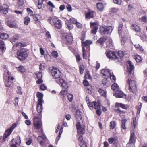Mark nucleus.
Here are the masks:
<instances>
[{
	"mask_svg": "<svg viewBox=\"0 0 147 147\" xmlns=\"http://www.w3.org/2000/svg\"><path fill=\"white\" fill-rule=\"evenodd\" d=\"M134 67L132 64V62L129 61L127 65V71L128 73V76L126 77L127 80L126 82L127 84L128 85V90L130 92L135 93L137 90V86L135 80L132 78L131 76L132 71H133Z\"/></svg>",
	"mask_w": 147,
	"mask_h": 147,
	"instance_id": "1",
	"label": "nucleus"
},
{
	"mask_svg": "<svg viewBox=\"0 0 147 147\" xmlns=\"http://www.w3.org/2000/svg\"><path fill=\"white\" fill-rule=\"evenodd\" d=\"M75 117L77 121L76 127L77 129L78 138L80 142H84L82 135L85 132V127L84 125H82L80 124V122L79 121L80 120H82V117L79 111H77L75 113Z\"/></svg>",
	"mask_w": 147,
	"mask_h": 147,
	"instance_id": "2",
	"label": "nucleus"
},
{
	"mask_svg": "<svg viewBox=\"0 0 147 147\" xmlns=\"http://www.w3.org/2000/svg\"><path fill=\"white\" fill-rule=\"evenodd\" d=\"M51 74L53 78L56 80V81L58 84H61L62 87L66 89L68 87V84L62 78V74L57 68H53L51 71Z\"/></svg>",
	"mask_w": 147,
	"mask_h": 147,
	"instance_id": "3",
	"label": "nucleus"
},
{
	"mask_svg": "<svg viewBox=\"0 0 147 147\" xmlns=\"http://www.w3.org/2000/svg\"><path fill=\"white\" fill-rule=\"evenodd\" d=\"M10 75V73L8 71L6 70L4 71L3 78L5 80V83L7 87L10 86L12 84L14 78L13 77H11Z\"/></svg>",
	"mask_w": 147,
	"mask_h": 147,
	"instance_id": "4",
	"label": "nucleus"
},
{
	"mask_svg": "<svg viewBox=\"0 0 147 147\" xmlns=\"http://www.w3.org/2000/svg\"><path fill=\"white\" fill-rule=\"evenodd\" d=\"M26 49H22L17 52V57L20 61H23L26 58L28 54Z\"/></svg>",
	"mask_w": 147,
	"mask_h": 147,
	"instance_id": "5",
	"label": "nucleus"
},
{
	"mask_svg": "<svg viewBox=\"0 0 147 147\" xmlns=\"http://www.w3.org/2000/svg\"><path fill=\"white\" fill-rule=\"evenodd\" d=\"M113 28L111 26H102L100 28V33L102 35L110 34L112 32Z\"/></svg>",
	"mask_w": 147,
	"mask_h": 147,
	"instance_id": "6",
	"label": "nucleus"
},
{
	"mask_svg": "<svg viewBox=\"0 0 147 147\" xmlns=\"http://www.w3.org/2000/svg\"><path fill=\"white\" fill-rule=\"evenodd\" d=\"M17 125V124L15 123L13 124L10 128H8L5 131L3 138V140L4 141H6V138L10 135Z\"/></svg>",
	"mask_w": 147,
	"mask_h": 147,
	"instance_id": "7",
	"label": "nucleus"
},
{
	"mask_svg": "<svg viewBox=\"0 0 147 147\" xmlns=\"http://www.w3.org/2000/svg\"><path fill=\"white\" fill-rule=\"evenodd\" d=\"M50 24L51 25H53L57 29H60L62 27L61 20L56 17L53 18L52 23H51Z\"/></svg>",
	"mask_w": 147,
	"mask_h": 147,
	"instance_id": "8",
	"label": "nucleus"
},
{
	"mask_svg": "<svg viewBox=\"0 0 147 147\" xmlns=\"http://www.w3.org/2000/svg\"><path fill=\"white\" fill-rule=\"evenodd\" d=\"M33 125L35 129H38L42 126V121L38 117H35L34 119Z\"/></svg>",
	"mask_w": 147,
	"mask_h": 147,
	"instance_id": "9",
	"label": "nucleus"
},
{
	"mask_svg": "<svg viewBox=\"0 0 147 147\" xmlns=\"http://www.w3.org/2000/svg\"><path fill=\"white\" fill-rule=\"evenodd\" d=\"M107 56L110 59L115 60V61L117 62L119 61L118 57L113 51H109L106 54Z\"/></svg>",
	"mask_w": 147,
	"mask_h": 147,
	"instance_id": "10",
	"label": "nucleus"
},
{
	"mask_svg": "<svg viewBox=\"0 0 147 147\" xmlns=\"http://www.w3.org/2000/svg\"><path fill=\"white\" fill-rule=\"evenodd\" d=\"M21 142L20 137L18 136L15 139H13L11 142V143H10L11 146L10 147H17L16 145L19 146Z\"/></svg>",
	"mask_w": 147,
	"mask_h": 147,
	"instance_id": "11",
	"label": "nucleus"
},
{
	"mask_svg": "<svg viewBox=\"0 0 147 147\" xmlns=\"http://www.w3.org/2000/svg\"><path fill=\"white\" fill-rule=\"evenodd\" d=\"M92 43V42L90 40H87L85 42L82 43V51H86L88 49L87 51L90 49V45Z\"/></svg>",
	"mask_w": 147,
	"mask_h": 147,
	"instance_id": "12",
	"label": "nucleus"
},
{
	"mask_svg": "<svg viewBox=\"0 0 147 147\" xmlns=\"http://www.w3.org/2000/svg\"><path fill=\"white\" fill-rule=\"evenodd\" d=\"M90 109L92 110L94 108L95 109H99L100 107V104L99 102H92L87 103Z\"/></svg>",
	"mask_w": 147,
	"mask_h": 147,
	"instance_id": "13",
	"label": "nucleus"
},
{
	"mask_svg": "<svg viewBox=\"0 0 147 147\" xmlns=\"http://www.w3.org/2000/svg\"><path fill=\"white\" fill-rule=\"evenodd\" d=\"M38 140L40 145L41 146L42 145L46 140V137L45 134L42 132L40 133L38 138Z\"/></svg>",
	"mask_w": 147,
	"mask_h": 147,
	"instance_id": "14",
	"label": "nucleus"
},
{
	"mask_svg": "<svg viewBox=\"0 0 147 147\" xmlns=\"http://www.w3.org/2000/svg\"><path fill=\"white\" fill-rule=\"evenodd\" d=\"M9 6L6 4H4L0 6V13H3L6 14L8 12Z\"/></svg>",
	"mask_w": 147,
	"mask_h": 147,
	"instance_id": "15",
	"label": "nucleus"
},
{
	"mask_svg": "<svg viewBox=\"0 0 147 147\" xmlns=\"http://www.w3.org/2000/svg\"><path fill=\"white\" fill-rule=\"evenodd\" d=\"M136 140V137L134 130H131L129 139L130 143H135Z\"/></svg>",
	"mask_w": 147,
	"mask_h": 147,
	"instance_id": "16",
	"label": "nucleus"
},
{
	"mask_svg": "<svg viewBox=\"0 0 147 147\" xmlns=\"http://www.w3.org/2000/svg\"><path fill=\"white\" fill-rule=\"evenodd\" d=\"M65 43L67 44H70L73 40V38L71 34L66 35L65 36Z\"/></svg>",
	"mask_w": 147,
	"mask_h": 147,
	"instance_id": "17",
	"label": "nucleus"
},
{
	"mask_svg": "<svg viewBox=\"0 0 147 147\" xmlns=\"http://www.w3.org/2000/svg\"><path fill=\"white\" fill-rule=\"evenodd\" d=\"M90 26L92 28L91 32L94 34H96L97 31L98 26L95 23L92 22L90 23Z\"/></svg>",
	"mask_w": 147,
	"mask_h": 147,
	"instance_id": "18",
	"label": "nucleus"
},
{
	"mask_svg": "<svg viewBox=\"0 0 147 147\" xmlns=\"http://www.w3.org/2000/svg\"><path fill=\"white\" fill-rule=\"evenodd\" d=\"M101 74L103 76H105L104 78H106L111 76V72L109 70L103 69L101 71Z\"/></svg>",
	"mask_w": 147,
	"mask_h": 147,
	"instance_id": "19",
	"label": "nucleus"
},
{
	"mask_svg": "<svg viewBox=\"0 0 147 147\" xmlns=\"http://www.w3.org/2000/svg\"><path fill=\"white\" fill-rule=\"evenodd\" d=\"M107 78H105L102 80L101 86L104 88H105L110 85V82L107 80Z\"/></svg>",
	"mask_w": 147,
	"mask_h": 147,
	"instance_id": "20",
	"label": "nucleus"
},
{
	"mask_svg": "<svg viewBox=\"0 0 147 147\" xmlns=\"http://www.w3.org/2000/svg\"><path fill=\"white\" fill-rule=\"evenodd\" d=\"M115 94L117 98H125L126 97L125 94L121 91H118L115 93Z\"/></svg>",
	"mask_w": 147,
	"mask_h": 147,
	"instance_id": "21",
	"label": "nucleus"
},
{
	"mask_svg": "<svg viewBox=\"0 0 147 147\" xmlns=\"http://www.w3.org/2000/svg\"><path fill=\"white\" fill-rule=\"evenodd\" d=\"M43 107H42V102H38L37 106V112L39 113V115H40V113L42 111Z\"/></svg>",
	"mask_w": 147,
	"mask_h": 147,
	"instance_id": "22",
	"label": "nucleus"
},
{
	"mask_svg": "<svg viewBox=\"0 0 147 147\" xmlns=\"http://www.w3.org/2000/svg\"><path fill=\"white\" fill-rule=\"evenodd\" d=\"M7 25L11 28H15L17 27V25L14 22L8 21L7 22Z\"/></svg>",
	"mask_w": 147,
	"mask_h": 147,
	"instance_id": "23",
	"label": "nucleus"
},
{
	"mask_svg": "<svg viewBox=\"0 0 147 147\" xmlns=\"http://www.w3.org/2000/svg\"><path fill=\"white\" fill-rule=\"evenodd\" d=\"M127 105L121 103L116 102L115 104V107H121L122 109H127Z\"/></svg>",
	"mask_w": 147,
	"mask_h": 147,
	"instance_id": "24",
	"label": "nucleus"
},
{
	"mask_svg": "<svg viewBox=\"0 0 147 147\" xmlns=\"http://www.w3.org/2000/svg\"><path fill=\"white\" fill-rule=\"evenodd\" d=\"M131 29L136 32H139L140 29L139 26L135 24H133L131 26Z\"/></svg>",
	"mask_w": 147,
	"mask_h": 147,
	"instance_id": "25",
	"label": "nucleus"
},
{
	"mask_svg": "<svg viewBox=\"0 0 147 147\" xmlns=\"http://www.w3.org/2000/svg\"><path fill=\"white\" fill-rule=\"evenodd\" d=\"M36 96L38 98V102L40 103L42 102H43V94L38 92L37 93Z\"/></svg>",
	"mask_w": 147,
	"mask_h": 147,
	"instance_id": "26",
	"label": "nucleus"
},
{
	"mask_svg": "<svg viewBox=\"0 0 147 147\" xmlns=\"http://www.w3.org/2000/svg\"><path fill=\"white\" fill-rule=\"evenodd\" d=\"M0 49L2 52L5 51L6 49L5 45L4 42L2 40H0Z\"/></svg>",
	"mask_w": 147,
	"mask_h": 147,
	"instance_id": "27",
	"label": "nucleus"
},
{
	"mask_svg": "<svg viewBox=\"0 0 147 147\" xmlns=\"http://www.w3.org/2000/svg\"><path fill=\"white\" fill-rule=\"evenodd\" d=\"M27 44L25 42H18L16 44V46L18 48H20L21 47L26 46Z\"/></svg>",
	"mask_w": 147,
	"mask_h": 147,
	"instance_id": "28",
	"label": "nucleus"
},
{
	"mask_svg": "<svg viewBox=\"0 0 147 147\" xmlns=\"http://www.w3.org/2000/svg\"><path fill=\"white\" fill-rule=\"evenodd\" d=\"M47 7L49 8V10L51 11H52L53 9L55 7V6L51 1H49L47 3Z\"/></svg>",
	"mask_w": 147,
	"mask_h": 147,
	"instance_id": "29",
	"label": "nucleus"
},
{
	"mask_svg": "<svg viewBox=\"0 0 147 147\" xmlns=\"http://www.w3.org/2000/svg\"><path fill=\"white\" fill-rule=\"evenodd\" d=\"M126 121L127 120L125 119H123L121 120V127L124 130H125L126 129Z\"/></svg>",
	"mask_w": 147,
	"mask_h": 147,
	"instance_id": "30",
	"label": "nucleus"
},
{
	"mask_svg": "<svg viewBox=\"0 0 147 147\" xmlns=\"http://www.w3.org/2000/svg\"><path fill=\"white\" fill-rule=\"evenodd\" d=\"M106 40V38L105 37L100 38L97 41L96 43H99L103 46L104 42Z\"/></svg>",
	"mask_w": 147,
	"mask_h": 147,
	"instance_id": "31",
	"label": "nucleus"
},
{
	"mask_svg": "<svg viewBox=\"0 0 147 147\" xmlns=\"http://www.w3.org/2000/svg\"><path fill=\"white\" fill-rule=\"evenodd\" d=\"M118 87V86L117 84L114 83L111 86V88L114 91H116V92H117V91H119Z\"/></svg>",
	"mask_w": 147,
	"mask_h": 147,
	"instance_id": "32",
	"label": "nucleus"
},
{
	"mask_svg": "<svg viewBox=\"0 0 147 147\" xmlns=\"http://www.w3.org/2000/svg\"><path fill=\"white\" fill-rule=\"evenodd\" d=\"M0 38L2 39H7L9 38V36L6 33H2L0 34Z\"/></svg>",
	"mask_w": 147,
	"mask_h": 147,
	"instance_id": "33",
	"label": "nucleus"
},
{
	"mask_svg": "<svg viewBox=\"0 0 147 147\" xmlns=\"http://www.w3.org/2000/svg\"><path fill=\"white\" fill-rule=\"evenodd\" d=\"M65 22L69 30H71L73 28V25L71 23L69 22V20L65 21Z\"/></svg>",
	"mask_w": 147,
	"mask_h": 147,
	"instance_id": "34",
	"label": "nucleus"
},
{
	"mask_svg": "<svg viewBox=\"0 0 147 147\" xmlns=\"http://www.w3.org/2000/svg\"><path fill=\"white\" fill-rule=\"evenodd\" d=\"M97 9L99 10H102L104 8V6L101 3H98L97 4Z\"/></svg>",
	"mask_w": 147,
	"mask_h": 147,
	"instance_id": "35",
	"label": "nucleus"
},
{
	"mask_svg": "<svg viewBox=\"0 0 147 147\" xmlns=\"http://www.w3.org/2000/svg\"><path fill=\"white\" fill-rule=\"evenodd\" d=\"M93 12H89L87 13L86 15V17L88 19H90V18H93Z\"/></svg>",
	"mask_w": 147,
	"mask_h": 147,
	"instance_id": "36",
	"label": "nucleus"
},
{
	"mask_svg": "<svg viewBox=\"0 0 147 147\" xmlns=\"http://www.w3.org/2000/svg\"><path fill=\"white\" fill-rule=\"evenodd\" d=\"M30 19L29 17L26 16L25 17L24 20V22L25 24L27 25L30 22Z\"/></svg>",
	"mask_w": 147,
	"mask_h": 147,
	"instance_id": "37",
	"label": "nucleus"
},
{
	"mask_svg": "<svg viewBox=\"0 0 147 147\" xmlns=\"http://www.w3.org/2000/svg\"><path fill=\"white\" fill-rule=\"evenodd\" d=\"M18 36H13L10 39V41L12 43H13V42H15L18 39Z\"/></svg>",
	"mask_w": 147,
	"mask_h": 147,
	"instance_id": "38",
	"label": "nucleus"
},
{
	"mask_svg": "<svg viewBox=\"0 0 147 147\" xmlns=\"http://www.w3.org/2000/svg\"><path fill=\"white\" fill-rule=\"evenodd\" d=\"M112 46V40L110 39L106 42V47L111 48Z\"/></svg>",
	"mask_w": 147,
	"mask_h": 147,
	"instance_id": "39",
	"label": "nucleus"
},
{
	"mask_svg": "<svg viewBox=\"0 0 147 147\" xmlns=\"http://www.w3.org/2000/svg\"><path fill=\"white\" fill-rule=\"evenodd\" d=\"M16 68L19 71L21 72H24L25 71V69L24 67L22 66H20L18 67H16Z\"/></svg>",
	"mask_w": 147,
	"mask_h": 147,
	"instance_id": "40",
	"label": "nucleus"
},
{
	"mask_svg": "<svg viewBox=\"0 0 147 147\" xmlns=\"http://www.w3.org/2000/svg\"><path fill=\"white\" fill-rule=\"evenodd\" d=\"M132 120L133 121V125L134 127V128L135 129L136 127V125L137 124L138 122L136 121L135 117H133L132 118Z\"/></svg>",
	"mask_w": 147,
	"mask_h": 147,
	"instance_id": "41",
	"label": "nucleus"
},
{
	"mask_svg": "<svg viewBox=\"0 0 147 147\" xmlns=\"http://www.w3.org/2000/svg\"><path fill=\"white\" fill-rule=\"evenodd\" d=\"M98 91L102 96H105L106 94V92L103 90L101 89L100 88L98 90Z\"/></svg>",
	"mask_w": 147,
	"mask_h": 147,
	"instance_id": "42",
	"label": "nucleus"
},
{
	"mask_svg": "<svg viewBox=\"0 0 147 147\" xmlns=\"http://www.w3.org/2000/svg\"><path fill=\"white\" fill-rule=\"evenodd\" d=\"M43 3L42 0H38V9H41L42 7Z\"/></svg>",
	"mask_w": 147,
	"mask_h": 147,
	"instance_id": "43",
	"label": "nucleus"
},
{
	"mask_svg": "<svg viewBox=\"0 0 147 147\" xmlns=\"http://www.w3.org/2000/svg\"><path fill=\"white\" fill-rule=\"evenodd\" d=\"M140 20L141 21L144 23H147V18L146 16H142L140 18Z\"/></svg>",
	"mask_w": 147,
	"mask_h": 147,
	"instance_id": "44",
	"label": "nucleus"
},
{
	"mask_svg": "<svg viewBox=\"0 0 147 147\" xmlns=\"http://www.w3.org/2000/svg\"><path fill=\"white\" fill-rule=\"evenodd\" d=\"M109 77H110V79L112 82H115L116 80L115 77L114 76L113 74H111V76H109Z\"/></svg>",
	"mask_w": 147,
	"mask_h": 147,
	"instance_id": "45",
	"label": "nucleus"
},
{
	"mask_svg": "<svg viewBox=\"0 0 147 147\" xmlns=\"http://www.w3.org/2000/svg\"><path fill=\"white\" fill-rule=\"evenodd\" d=\"M111 129H113L115 126V122L114 121H112L110 123Z\"/></svg>",
	"mask_w": 147,
	"mask_h": 147,
	"instance_id": "46",
	"label": "nucleus"
},
{
	"mask_svg": "<svg viewBox=\"0 0 147 147\" xmlns=\"http://www.w3.org/2000/svg\"><path fill=\"white\" fill-rule=\"evenodd\" d=\"M35 75L38 79L41 78L42 77V74L40 72H36L35 73Z\"/></svg>",
	"mask_w": 147,
	"mask_h": 147,
	"instance_id": "47",
	"label": "nucleus"
},
{
	"mask_svg": "<svg viewBox=\"0 0 147 147\" xmlns=\"http://www.w3.org/2000/svg\"><path fill=\"white\" fill-rule=\"evenodd\" d=\"M69 102H71L72 101V100L73 99V96L72 95L69 94L67 96Z\"/></svg>",
	"mask_w": 147,
	"mask_h": 147,
	"instance_id": "48",
	"label": "nucleus"
},
{
	"mask_svg": "<svg viewBox=\"0 0 147 147\" xmlns=\"http://www.w3.org/2000/svg\"><path fill=\"white\" fill-rule=\"evenodd\" d=\"M52 56L55 58H57L58 57L57 53L55 51H54L51 53Z\"/></svg>",
	"mask_w": 147,
	"mask_h": 147,
	"instance_id": "49",
	"label": "nucleus"
},
{
	"mask_svg": "<svg viewBox=\"0 0 147 147\" xmlns=\"http://www.w3.org/2000/svg\"><path fill=\"white\" fill-rule=\"evenodd\" d=\"M117 55L120 58L124 56V54L123 51H119L117 53Z\"/></svg>",
	"mask_w": 147,
	"mask_h": 147,
	"instance_id": "50",
	"label": "nucleus"
},
{
	"mask_svg": "<svg viewBox=\"0 0 147 147\" xmlns=\"http://www.w3.org/2000/svg\"><path fill=\"white\" fill-rule=\"evenodd\" d=\"M65 88V89H66L67 88H66V89H65V88ZM60 93L62 95L64 96L65 95H66L67 94V90H63L61 91Z\"/></svg>",
	"mask_w": 147,
	"mask_h": 147,
	"instance_id": "51",
	"label": "nucleus"
},
{
	"mask_svg": "<svg viewBox=\"0 0 147 147\" xmlns=\"http://www.w3.org/2000/svg\"><path fill=\"white\" fill-rule=\"evenodd\" d=\"M46 36L47 37L49 40L50 41L51 39V38L50 34L49 32L47 31L46 32Z\"/></svg>",
	"mask_w": 147,
	"mask_h": 147,
	"instance_id": "52",
	"label": "nucleus"
},
{
	"mask_svg": "<svg viewBox=\"0 0 147 147\" xmlns=\"http://www.w3.org/2000/svg\"><path fill=\"white\" fill-rule=\"evenodd\" d=\"M80 73L81 74H82L84 70V66L83 65H81L79 67Z\"/></svg>",
	"mask_w": 147,
	"mask_h": 147,
	"instance_id": "53",
	"label": "nucleus"
},
{
	"mask_svg": "<svg viewBox=\"0 0 147 147\" xmlns=\"http://www.w3.org/2000/svg\"><path fill=\"white\" fill-rule=\"evenodd\" d=\"M115 140V138H111L108 139V141L110 144H111L114 142Z\"/></svg>",
	"mask_w": 147,
	"mask_h": 147,
	"instance_id": "54",
	"label": "nucleus"
},
{
	"mask_svg": "<svg viewBox=\"0 0 147 147\" xmlns=\"http://www.w3.org/2000/svg\"><path fill=\"white\" fill-rule=\"evenodd\" d=\"M40 88L42 90H44L47 89V87L44 84H42L40 86Z\"/></svg>",
	"mask_w": 147,
	"mask_h": 147,
	"instance_id": "55",
	"label": "nucleus"
},
{
	"mask_svg": "<svg viewBox=\"0 0 147 147\" xmlns=\"http://www.w3.org/2000/svg\"><path fill=\"white\" fill-rule=\"evenodd\" d=\"M24 3V1L23 0H18L17 1V4L19 6L22 5Z\"/></svg>",
	"mask_w": 147,
	"mask_h": 147,
	"instance_id": "56",
	"label": "nucleus"
},
{
	"mask_svg": "<svg viewBox=\"0 0 147 147\" xmlns=\"http://www.w3.org/2000/svg\"><path fill=\"white\" fill-rule=\"evenodd\" d=\"M114 3L115 4L120 5L121 3V0H113Z\"/></svg>",
	"mask_w": 147,
	"mask_h": 147,
	"instance_id": "57",
	"label": "nucleus"
},
{
	"mask_svg": "<svg viewBox=\"0 0 147 147\" xmlns=\"http://www.w3.org/2000/svg\"><path fill=\"white\" fill-rule=\"evenodd\" d=\"M21 88L20 86L18 87V89L16 90V92L18 94H22V92L21 91Z\"/></svg>",
	"mask_w": 147,
	"mask_h": 147,
	"instance_id": "58",
	"label": "nucleus"
},
{
	"mask_svg": "<svg viewBox=\"0 0 147 147\" xmlns=\"http://www.w3.org/2000/svg\"><path fill=\"white\" fill-rule=\"evenodd\" d=\"M135 60L137 62H139L142 60L141 57L139 56L136 57L135 58Z\"/></svg>",
	"mask_w": 147,
	"mask_h": 147,
	"instance_id": "59",
	"label": "nucleus"
},
{
	"mask_svg": "<svg viewBox=\"0 0 147 147\" xmlns=\"http://www.w3.org/2000/svg\"><path fill=\"white\" fill-rule=\"evenodd\" d=\"M120 36H121V42H124L125 41V34H122L120 35H119Z\"/></svg>",
	"mask_w": 147,
	"mask_h": 147,
	"instance_id": "60",
	"label": "nucleus"
},
{
	"mask_svg": "<svg viewBox=\"0 0 147 147\" xmlns=\"http://www.w3.org/2000/svg\"><path fill=\"white\" fill-rule=\"evenodd\" d=\"M66 8L68 10V11L71 12L72 11L71 7L70 5L67 4L66 6Z\"/></svg>",
	"mask_w": 147,
	"mask_h": 147,
	"instance_id": "61",
	"label": "nucleus"
},
{
	"mask_svg": "<svg viewBox=\"0 0 147 147\" xmlns=\"http://www.w3.org/2000/svg\"><path fill=\"white\" fill-rule=\"evenodd\" d=\"M70 23H72L74 24H75L77 22V21L73 18H71L70 19Z\"/></svg>",
	"mask_w": 147,
	"mask_h": 147,
	"instance_id": "62",
	"label": "nucleus"
},
{
	"mask_svg": "<svg viewBox=\"0 0 147 147\" xmlns=\"http://www.w3.org/2000/svg\"><path fill=\"white\" fill-rule=\"evenodd\" d=\"M80 147H86V143L85 142H80Z\"/></svg>",
	"mask_w": 147,
	"mask_h": 147,
	"instance_id": "63",
	"label": "nucleus"
},
{
	"mask_svg": "<svg viewBox=\"0 0 147 147\" xmlns=\"http://www.w3.org/2000/svg\"><path fill=\"white\" fill-rule=\"evenodd\" d=\"M134 143H130V142L127 144V147H133Z\"/></svg>",
	"mask_w": 147,
	"mask_h": 147,
	"instance_id": "64",
	"label": "nucleus"
}]
</instances>
